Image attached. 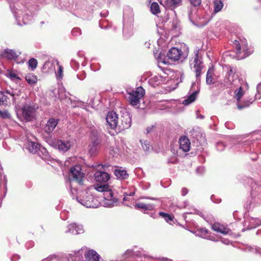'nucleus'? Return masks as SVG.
<instances>
[{"label":"nucleus","instance_id":"nucleus-1","mask_svg":"<svg viewBox=\"0 0 261 261\" xmlns=\"http://www.w3.org/2000/svg\"><path fill=\"white\" fill-rule=\"evenodd\" d=\"M9 4L18 25L28 24L32 20L35 11L34 6L29 4L24 5L20 2H9Z\"/></svg>","mask_w":261,"mask_h":261},{"label":"nucleus","instance_id":"nucleus-2","mask_svg":"<svg viewBox=\"0 0 261 261\" xmlns=\"http://www.w3.org/2000/svg\"><path fill=\"white\" fill-rule=\"evenodd\" d=\"M22 106L15 103L17 116L21 121L30 122L36 119L38 106L30 99L24 98Z\"/></svg>","mask_w":261,"mask_h":261},{"label":"nucleus","instance_id":"nucleus-3","mask_svg":"<svg viewBox=\"0 0 261 261\" xmlns=\"http://www.w3.org/2000/svg\"><path fill=\"white\" fill-rule=\"evenodd\" d=\"M94 189L98 192L103 193L105 201L104 206L106 207H113L117 205L118 199L115 196L114 193L108 184H96L94 185Z\"/></svg>","mask_w":261,"mask_h":261},{"label":"nucleus","instance_id":"nucleus-4","mask_svg":"<svg viewBox=\"0 0 261 261\" xmlns=\"http://www.w3.org/2000/svg\"><path fill=\"white\" fill-rule=\"evenodd\" d=\"M189 63L191 70L195 73L196 80L199 82L204 65L200 50L198 47H196L194 49V55L190 59Z\"/></svg>","mask_w":261,"mask_h":261},{"label":"nucleus","instance_id":"nucleus-5","mask_svg":"<svg viewBox=\"0 0 261 261\" xmlns=\"http://www.w3.org/2000/svg\"><path fill=\"white\" fill-rule=\"evenodd\" d=\"M91 188L82 191L76 197L77 201L83 206L88 208H96L99 205L98 200L95 198L91 192Z\"/></svg>","mask_w":261,"mask_h":261},{"label":"nucleus","instance_id":"nucleus-6","mask_svg":"<svg viewBox=\"0 0 261 261\" xmlns=\"http://www.w3.org/2000/svg\"><path fill=\"white\" fill-rule=\"evenodd\" d=\"M90 142L88 146L89 153L94 155L98 152L101 143V133L96 129H92L90 136Z\"/></svg>","mask_w":261,"mask_h":261},{"label":"nucleus","instance_id":"nucleus-7","mask_svg":"<svg viewBox=\"0 0 261 261\" xmlns=\"http://www.w3.org/2000/svg\"><path fill=\"white\" fill-rule=\"evenodd\" d=\"M233 46L236 49V53L241 59H244L249 56L253 53V49L249 48L246 39L235 40L233 43Z\"/></svg>","mask_w":261,"mask_h":261},{"label":"nucleus","instance_id":"nucleus-8","mask_svg":"<svg viewBox=\"0 0 261 261\" xmlns=\"http://www.w3.org/2000/svg\"><path fill=\"white\" fill-rule=\"evenodd\" d=\"M83 255L87 261H99L100 256L96 251L94 250L87 251L84 248L74 252L75 260L83 261Z\"/></svg>","mask_w":261,"mask_h":261},{"label":"nucleus","instance_id":"nucleus-9","mask_svg":"<svg viewBox=\"0 0 261 261\" xmlns=\"http://www.w3.org/2000/svg\"><path fill=\"white\" fill-rule=\"evenodd\" d=\"M121 116L118 120V130L127 129L130 127L132 119L129 113L125 109L120 111Z\"/></svg>","mask_w":261,"mask_h":261},{"label":"nucleus","instance_id":"nucleus-10","mask_svg":"<svg viewBox=\"0 0 261 261\" xmlns=\"http://www.w3.org/2000/svg\"><path fill=\"white\" fill-rule=\"evenodd\" d=\"M19 91L12 89L6 90L5 92L0 91V105H7L10 98L16 103L17 97L19 96Z\"/></svg>","mask_w":261,"mask_h":261},{"label":"nucleus","instance_id":"nucleus-11","mask_svg":"<svg viewBox=\"0 0 261 261\" xmlns=\"http://www.w3.org/2000/svg\"><path fill=\"white\" fill-rule=\"evenodd\" d=\"M145 90L142 87H139L135 91H133L129 93L128 101L133 106H138L140 103V99L144 95Z\"/></svg>","mask_w":261,"mask_h":261},{"label":"nucleus","instance_id":"nucleus-12","mask_svg":"<svg viewBox=\"0 0 261 261\" xmlns=\"http://www.w3.org/2000/svg\"><path fill=\"white\" fill-rule=\"evenodd\" d=\"M236 88V89L234 90V98L237 99L238 103L237 105L238 109L242 110L245 108L249 107L253 102L251 99L249 101L244 100L243 103H239V101L244 95L245 92L242 87L239 85Z\"/></svg>","mask_w":261,"mask_h":261},{"label":"nucleus","instance_id":"nucleus-13","mask_svg":"<svg viewBox=\"0 0 261 261\" xmlns=\"http://www.w3.org/2000/svg\"><path fill=\"white\" fill-rule=\"evenodd\" d=\"M81 170L82 169L80 166L72 167L70 170V175L72 177L71 181H74L80 185L83 184L84 173Z\"/></svg>","mask_w":261,"mask_h":261},{"label":"nucleus","instance_id":"nucleus-14","mask_svg":"<svg viewBox=\"0 0 261 261\" xmlns=\"http://www.w3.org/2000/svg\"><path fill=\"white\" fill-rule=\"evenodd\" d=\"M190 91L191 92V93L182 102V103L184 105H189L195 100L197 95L199 92L198 82H197V84L196 83H193L192 84Z\"/></svg>","mask_w":261,"mask_h":261},{"label":"nucleus","instance_id":"nucleus-15","mask_svg":"<svg viewBox=\"0 0 261 261\" xmlns=\"http://www.w3.org/2000/svg\"><path fill=\"white\" fill-rule=\"evenodd\" d=\"M118 115L114 111H110L108 113L106 117L107 125L109 126L112 129H118Z\"/></svg>","mask_w":261,"mask_h":261},{"label":"nucleus","instance_id":"nucleus-16","mask_svg":"<svg viewBox=\"0 0 261 261\" xmlns=\"http://www.w3.org/2000/svg\"><path fill=\"white\" fill-rule=\"evenodd\" d=\"M190 133L192 137L195 139L201 145H204L206 143L205 135L202 134L200 128L198 127L193 128Z\"/></svg>","mask_w":261,"mask_h":261},{"label":"nucleus","instance_id":"nucleus-17","mask_svg":"<svg viewBox=\"0 0 261 261\" xmlns=\"http://www.w3.org/2000/svg\"><path fill=\"white\" fill-rule=\"evenodd\" d=\"M83 54L82 52H79L77 54V59H72L70 62L71 67L75 71L77 70L80 66L79 62H81V64L83 66H85L86 65L85 62V58H82Z\"/></svg>","mask_w":261,"mask_h":261},{"label":"nucleus","instance_id":"nucleus-18","mask_svg":"<svg viewBox=\"0 0 261 261\" xmlns=\"http://www.w3.org/2000/svg\"><path fill=\"white\" fill-rule=\"evenodd\" d=\"M94 178L97 182L106 184L110 178V175L106 172L98 171L94 173Z\"/></svg>","mask_w":261,"mask_h":261},{"label":"nucleus","instance_id":"nucleus-19","mask_svg":"<svg viewBox=\"0 0 261 261\" xmlns=\"http://www.w3.org/2000/svg\"><path fill=\"white\" fill-rule=\"evenodd\" d=\"M20 54V53L19 52H17L11 49L7 48L2 52V56L10 60H15L18 58Z\"/></svg>","mask_w":261,"mask_h":261},{"label":"nucleus","instance_id":"nucleus-20","mask_svg":"<svg viewBox=\"0 0 261 261\" xmlns=\"http://www.w3.org/2000/svg\"><path fill=\"white\" fill-rule=\"evenodd\" d=\"M65 232L71 233L73 234H81L84 232L83 227L82 225L72 223L68 226V229L65 231Z\"/></svg>","mask_w":261,"mask_h":261},{"label":"nucleus","instance_id":"nucleus-21","mask_svg":"<svg viewBox=\"0 0 261 261\" xmlns=\"http://www.w3.org/2000/svg\"><path fill=\"white\" fill-rule=\"evenodd\" d=\"M182 51L176 47H172L167 53L168 58L172 61H177L179 59Z\"/></svg>","mask_w":261,"mask_h":261},{"label":"nucleus","instance_id":"nucleus-22","mask_svg":"<svg viewBox=\"0 0 261 261\" xmlns=\"http://www.w3.org/2000/svg\"><path fill=\"white\" fill-rule=\"evenodd\" d=\"M179 148L184 152H188L190 150L191 143L188 137L181 136L179 140Z\"/></svg>","mask_w":261,"mask_h":261},{"label":"nucleus","instance_id":"nucleus-23","mask_svg":"<svg viewBox=\"0 0 261 261\" xmlns=\"http://www.w3.org/2000/svg\"><path fill=\"white\" fill-rule=\"evenodd\" d=\"M58 122L59 120L58 119L50 118L44 127V131L48 134L51 133L57 126Z\"/></svg>","mask_w":261,"mask_h":261},{"label":"nucleus","instance_id":"nucleus-24","mask_svg":"<svg viewBox=\"0 0 261 261\" xmlns=\"http://www.w3.org/2000/svg\"><path fill=\"white\" fill-rule=\"evenodd\" d=\"M166 9L173 10L181 4V0H165L164 2L160 3Z\"/></svg>","mask_w":261,"mask_h":261},{"label":"nucleus","instance_id":"nucleus-25","mask_svg":"<svg viewBox=\"0 0 261 261\" xmlns=\"http://www.w3.org/2000/svg\"><path fill=\"white\" fill-rule=\"evenodd\" d=\"M165 80L160 75H155L150 78L148 81V84L152 87H155L165 82Z\"/></svg>","mask_w":261,"mask_h":261},{"label":"nucleus","instance_id":"nucleus-26","mask_svg":"<svg viewBox=\"0 0 261 261\" xmlns=\"http://www.w3.org/2000/svg\"><path fill=\"white\" fill-rule=\"evenodd\" d=\"M212 228L215 231L220 232L221 233L226 234H227L230 231L229 229L225 227L223 225L220 224L218 223H214L212 226Z\"/></svg>","mask_w":261,"mask_h":261},{"label":"nucleus","instance_id":"nucleus-27","mask_svg":"<svg viewBox=\"0 0 261 261\" xmlns=\"http://www.w3.org/2000/svg\"><path fill=\"white\" fill-rule=\"evenodd\" d=\"M59 62L57 60L51 59L46 61L43 65L44 69H47L49 71H55L56 65H59Z\"/></svg>","mask_w":261,"mask_h":261},{"label":"nucleus","instance_id":"nucleus-28","mask_svg":"<svg viewBox=\"0 0 261 261\" xmlns=\"http://www.w3.org/2000/svg\"><path fill=\"white\" fill-rule=\"evenodd\" d=\"M58 145L60 150L65 152L70 149L71 146V143L70 140H59Z\"/></svg>","mask_w":261,"mask_h":261},{"label":"nucleus","instance_id":"nucleus-29","mask_svg":"<svg viewBox=\"0 0 261 261\" xmlns=\"http://www.w3.org/2000/svg\"><path fill=\"white\" fill-rule=\"evenodd\" d=\"M115 175L120 179H125L128 177L127 171L124 169H116L114 171Z\"/></svg>","mask_w":261,"mask_h":261},{"label":"nucleus","instance_id":"nucleus-30","mask_svg":"<svg viewBox=\"0 0 261 261\" xmlns=\"http://www.w3.org/2000/svg\"><path fill=\"white\" fill-rule=\"evenodd\" d=\"M134 206L136 209H142L144 211H151L154 208L153 204H145L142 202L137 203Z\"/></svg>","mask_w":261,"mask_h":261},{"label":"nucleus","instance_id":"nucleus-31","mask_svg":"<svg viewBox=\"0 0 261 261\" xmlns=\"http://www.w3.org/2000/svg\"><path fill=\"white\" fill-rule=\"evenodd\" d=\"M39 148L40 145L35 142L28 141L27 143V148L30 152L33 153L38 152Z\"/></svg>","mask_w":261,"mask_h":261},{"label":"nucleus","instance_id":"nucleus-32","mask_svg":"<svg viewBox=\"0 0 261 261\" xmlns=\"http://www.w3.org/2000/svg\"><path fill=\"white\" fill-rule=\"evenodd\" d=\"M25 80L29 84L33 85L37 82L38 78L37 76L32 73H28L25 77Z\"/></svg>","mask_w":261,"mask_h":261},{"label":"nucleus","instance_id":"nucleus-33","mask_svg":"<svg viewBox=\"0 0 261 261\" xmlns=\"http://www.w3.org/2000/svg\"><path fill=\"white\" fill-rule=\"evenodd\" d=\"M214 12L217 13L220 11L223 7V3L221 0H215L213 2Z\"/></svg>","mask_w":261,"mask_h":261},{"label":"nucleus","instance_id":"nucleus-34","mask_svg":"<svg viewBox=\"0 0 261 261\" xmlns=\"http://www.w3.org/2000/svg\"><path fill=\"white\" fill-rule=\"evenodd\" d=\"M261 225V219L251 218L249 220V229L255 228Z\"/></svg>","mask_w":261,"mask_h":261},{"label":"nucleus","instance_id":"nucleus-35","mask_svg":"<svg viewBox=\"0 0 261 261\" xmlns=\"http://www.w3.org/2000/svg\"><path fill=\"white\" fill-rule=\"evenodd\" d=\"M219 82L222 87H230L231 88H233L234 87L233 85H232V84L231 83V82L229 81V79H228L226 76L224 78L223 80H220Z\"/></svg>","mask_w":261,"mask_h":261},{"label":"nucleus","instance_id":"nucleus-36","mask_svg":"<svg viewBox=\"0 0 261 261\" xmlns=\"http://www.w3.org/2000/svg\"><path fill=\"white\" fill-rule=\"evenodd\" d=\"M150 11L154 15H158L160 13V9L159 4L156 2H153L150 5Z\"/></svg>","mask_w":261,"mask_h":261},{"label":"nucleus","instance_id":"nucleus-37","mask_svg":"<svg viewBox=\"0 0 261 261\" xmlns=\"http://www.w3.org/2000/svg\"><path fill=\"white\" fill-rule=\"evenodd\" d=\"M228 79H229V81L231 82L232 85H233L234 87H237L238 86V84L240 83L239 80L238 79L237 75H226Z\"/></svg>","mask_w":261,"mask_h":261},{"label":"nucleus","instance_id":"nucleus-38","mask_svg":"<svg viewBox=\"0 0 261 261\" xmlns=\"http://www.w3.org/2000/svg\"><path fill=\"white\" fill-rule=\"evenodd\" d=\"M37 153L38 155L43 159H46L48 155V153L47 150L44 148H39Z\"/></svg>","mask_w":261,"mask_h":261},{"label":"nucleus","instance_id":"nucleus-39","mask_svg":"<svg viewBox=\"0 0 261 261\" xmlns=\"http://www.w3.org/2000/svg\"><path fill=\"white\" fill-rule=\"evenodd\" d=\"M29 66L31 68L32 70H34L37 66V61L34 58H32L29 61Z\"/></svg>","mask_w":261,"mask_h":261},{"label":"nucleus","instance_id":"nucleus-40","mask_svg":"<svg viewBox=\"0 0 261 261\" xmlns=\"http://www.w3.org/2000/svg\"><path fill=\"white\" fill-rule=\"evenodd\" d=\"M159 215L164 218L167 222H169L172 220V217L167 213L164 212H160Z\"/></svg>","mask_w":261,"mask_h":261},{"label":"nucleus","instance_id":"nucleus-41","mask_svg":"<svg viewBox=\"0 0 261 261\" xmlns=\"http://www.w3.org/2000/svg\"><path fill=\"white\" fill-rule=\"evenodd\" d=\"M212 74L210 69L208 70L206 73V82L208 85H211L214 83L212 76Z\"/></svg>","mask_w":261,"mask_h":261},{"label":"nucleus","instance_id":"nucleus-42","mask_svg":"<svg viewBox=\"0 0 261 261\" xmlns=\"http://www.w3.org/2000/svg\"><path fill=\"white\" fill-rule=\"evenodd\" d=\"M60 259L59 255L57 254H54L49 255L46 258H44V261H52L54 259L59 260Z\"/></svg>","mask_w":261,"mask_h":261},{"label":"nucleus","instance_id":"nucleus-43","mask_svg":"<svg viewBox=\"0 0 261 261\" xmlns=\"http://www.w3.org/2000/svg\"><path fill=\"white\" fill-rule=\"evenodd\" d=\"M0 116L2 118L4 119L10 118L11 117L10 114L7 110H0Z\"/></svg>","mask_w":261,"mask_h":261},{"label":"nucleus","instance_id":"nucleus-44","mask_svg":"<svg viewBox=\"0 0 261 261\" xmlns=\"http://www.w3.org/2000/svg\"><path fill=\"white\" fill-rule=\"evenodd\" d=\"M59 67V69L57 73H56V76L57 79H62L63 77V68L59 64L58 65Z\"/></svg>","mask_w":261,"mask_h":261},{"label":"nucleus","instance_id":"nucleus-45","mask_svg":"<svg viewBox=\"0 0 261 261\" xmlns=\"http://www.w3.org/2000/svg\"><path fill=\"white\" fill-rule=\"evenodd\" d=\"M142 146L144 150L145 151L149 150L151 146L147 141H145L143 143H142Z\"/></svg>","mask_w":261,"mask_h":261},{"label":"nucleus","instance_id":"nucleus-46","mask_svg":"<svg viewBox=\"0 0 261 261\" xmlns=\"http://www.w3.org/2000/svg\"><path fill=\"white\" fill-rule=\"evenodd\" d=\"M72 36H77L81 34V30L78 28H75L71 31Z\"/></svg>","mask_w":261,"mask_h":261},{"label":"nucleus","instance_id":"nucleus-47","mask_svg":"<svg viewBox=\"0 0 261 261\" xmlns=\"http://www.w3.org/2000/svg\"><path fill=\"white\" fill-rule=\"evenodd\" d=\"M110 152L113 156H115L118 153V149L115 148L114 146H111L110 147Z\"/></svg>","mask_w":261,"mask_h":261},{"label":"nucleus","instance_id":"nucleus-48","mask_svg":"<svg viewBox=\"0 0 261 261\" xmlns=\"http://www.w3.org/2000/svg\"><path fill=\"white\" fill-rule=\"evenodd\" d=\"M225 147V144L221 142H218L216 144L217 149L219 151H223Z\"/></svg>","mask_w":261,"mask_h":261},{"label":"nucleus","instance_id":"nucleus-49","mask_svg":"<svg viewBox=\"0 0 261 261\" xmlns=\"http://www.w3.org/2000/svg\"><path fill=\"white\" fill-rule=\"evenodd\" d=\"M8 76L12 80L13 79H17V80H20V79L17 75L16 73H15L13 71L9 72L8 74Z\"/></svg>","mask_w":261,"mask_h":261},{"label":"nucleus","instance_id":"nucleus-50","mask_svg":"<svg viewBox=\"0 0 261 261\" xmlns=\"http://www.w3.org/2000/svg\"><path fill=\"white\" fill-rule=\"evenodd\" d=\"M190 3L194 6L196 7L200 5L201 3V0H189Z\"/></svg>","mask_w":261,"mask_h":261},{"label":"nucleus","instance_id":"nucleus-51","mask_svg":"<svg viewBox=\"0 0 261 261\" xmlns=\"http://www.w3.org/2000/svg\"><path fill=\"white\" fill-rule=\"evenodd\" d=\"M236 71L235 69H234L232 67H230L229 70L228 71L226 75H236L235 74Z\"/></svg>","mask_w":261,"mask_h":261},{"label":"nucleus","instance_id":"nucleus-52","mask_svg":"<svg viewBox=\"0 0 261 261\" xmlns=\"http://www.w3.org/2000/svg\"><path fill=\"white\" fill-rule=\"evenodd\" d=\"M201 234L205 235L208 233V230L205 228H202L198 230Z\"/></svg>","mask_w":261,"mask_h":261},{"label":"nucleus","instance_id":"nucleus-53","mask_svg":"<svg viewBox=\"0 0 261 261\" xmlns=\"http://www.w3.org/2000/svg\"><path fill=\"white\" fill-rule=\"evenodd\" d=\"M76 76L78 79L83 80L86 77V73L84 71H83L81 74H77Z\"/></svg>","mask_w":261,"mask_h":261},{"label":"nucleus","instance_id":"nucleus-54","mask_svg":"<svg viewBox=\"0 0 261 261\" xmlns=\"http://www.w3.org/2000/svg\"><path fill=\"white\" fill-rule=\"evenodd\" d=\"M188 205H189L188 201H184V202L182 204H179V205H178V206L179 207V208H186Z\"/></svg>","mask_w":261,"mask_h":261},{"label":"nucleus","instance_id":"nucleus-55","mask_svg":"<svg viewBox=\"0 0 261 261\" xmlns=\"http://www.w3.org/2000/svg\"><path fill=\"white\" fill-rule=\"evenodd\" d=\"M204 171V169L203 167H198L196 169V172L198 174H202Z\"/></svg>","mask_w":261,"mask_h":261},{"label":"nucleus","instance_id":"nucleus-56","mask_svg":"<svg viewBox=\"0 0 261 261\" xmlns=\"http://www.w3.org/2000/svg\"><path fill=\"white\" fill-rule=\"evenodd\" d=\"M193 12V11H192V10H190V11L189 12L188 15H189V20H190L192 23H194V22H193V17H192Z\"/></svg>","mask_w":261,"mask_h":261},{"label":"nucleus","instance_id":"nucleus-57","mask_svg":"<svg viewBox=\"0 0 261 261\" xmlns=\"http://www.w3.org/2000/svg\"><path fill=\"white\" fill-rule=\"evenodd\" d=\"M188 193V190L186 188H183L181 189V195L184 196Z\"/></svg>","mask_w":261,"mask_h":261},{"label":"nucleus","instance_id":"nucleus-58","mask_svg":"<svg viewBox=\"0 0 261 261\" xmlns=\"http://www.w3.org/2000/svg\"><path fill=\"white\" fill-rule=\"evenodd\" d=\"M20 258V256L18 255H13L11 258V261H17V260L19 259Z\"/></svg>","mask_w":261,"mask_h":261},{"label":"nucleus","instance_id":"nucleus-59","mask_svg":"<svg viewBox=\"0 0 261 261\" xmlns=\"http://www.w3.org/2000/svg\"><path fill=\"white\" fill-rule=\"evenodd\" d=\"M256 91L259 95L261 91V82L259 83L256 86Z\"/></svg>","mask_w":261,"mask_h":261},{"label":"nucleus","instance_id":"nucleus-60","mask_svg":"<svg viewBox=\"0 0 261 261\" xmlns=\"http://www.w3.org/2000/svg\"><path fill=\"white\" fill-rule=\"evenodd\" d=\"M108 15V11H105L101 13H100V16L102 17H106Z\"/></svg>","mask_w":261,"mask_h":261},{"label":"nucleus","instance_id":"nucleus-61","mask_svg":"<svg viewBox=\"0 0 261 261\" xmlns=\"http://www.w3.org/2000/svg\"><path fill=\"white\" fill-rule=\"evenodd\" d=\"M153 127H154L153 125H151V126L148 127L146 128L147 133L148 134V133H150L151 132V130L153 129Z\"/></svg>","mask_w":261,"mask_h":261},{"label":"nucleus","instance_id":"nucleus-62","mask_svg":"<svg viewBox=\"0 0 261 261\" xmlns=\"http://www.w3.org/2000/svg\"><path fill=\"white\" fill-rule=\"evenodd\" d=\"M141 199H151L153 200H156L158 198H154V197H142L141 198Z\"/></svg>","mask_w":261,"mask_h":261},{"label":"nucleus","instance_id":"nucleus-63","mask_svg":"<svg viewBox=\"0 0 261 261\" xmlns=\"http://www.w3.org/2000/svg\"><path fill=\"white\" fill-rule=\"evenodd\" d=\"M132 253V252L131 250H127L125 253V255H126V257H128V256L130 255Z\"/></svg>","mask_w":261,"mask_h":261},{"label":"nucleus","instance_id":"nucleus-64","mask_svg":"<svg viewBox=\"0 0 261 261\" xmlns=\"http://www.w3.org/2000/svg\"><path fill=\"white\" fill-rule=\"evenodd\" d=\"M179 75H180V82H181L182 80L184 78V76L183 73H181L179 72Z\"/></svg>","mask_w":261,"mask_h":261}]
</instances>
